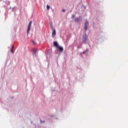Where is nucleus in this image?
Masks as SVG:
<instances>
[{"label": "nucleus", "instance_id": "nucleus-1", "mask_svg": "<svg viewBox=\"0 0 128 128\" xmlns=\"http://www.w3.org/2000/svg\"><path fill=\"white\" fill-rule=\"evenodd\" d=\"M32 22L30 21L29 24L28 25V30H27V35L28 36V34H30V28H32Z\"/></svg>", "mask_w": 128, "mask_h": 128}, {"label": "nucleus", "instance_id": "nucleus-2", "mask_svg": "<svg viewBox=\"0 0 128 128\" xmlns=\"http://www.w3.org/2000/svg\"><path fill=\"white\" fill-rule=\"evenodd\" d=\"M84 24H85L84 30H88V20H86Z\"/></svg>", "mask_w": 128, "mask_h": 128}, {"label": "nucleus", "instance_id": "nucleus-3", "mask_svg": "<svg viewBox=\"0 0 128 128\" xmlns=\"http://www.w3.org/2000/svg\"><path fill=\"white\" fill-rule=\"evenodd\" d=\"M56 30L54 29L52 32V38H54L56 36Z\"/></svg>", "mask_w": 128, "mask_h": 128}, {"label": "nucleus", "instance_id": "nucleus-4", "mask_svg": "<svg viewBox=\"0 0 128 128\" xmlns=\"http://www.w3.org/2000/svg\"><path fill=\"white\" fill-rule=\"evenodd\" d=\"M54 46H56V48H58L60 46H58V42H54Z\"/></svg>", "mask_w": 128, "mask_h": 128}, {"label": "nucleus", "instance_id": "nucleus-5", "mask_svg": "<svg viewBox=\"0 0 128 128\" xmlns=\"http://www.w3.org/2000/svg\"><path fill=\"white\" fill-rule=\"evenodd\" d=\"M60 52H64V48L62 46H58L57 48Z\"/></svg>", "mask_w": 128, "mask_h": 128}, {"label": "nucleus", "instance_id": "nucleus-6", "mask_svg": "<svg viewBox=\"0 0 128 128\" xmlns=\"http://www.w3.org/2000/svg\"><path fill=\"white\" fill-rule=\"evenodd\" d=\"M86 42V36H83V42Z\"/></svg>", "mask_w": 128, "mask_h": 128}, {"label": "nucleus", "instance_id": "nucleus-7", "mask_svg": "<svg viewBox=\"0 0 128 128\" xmlns=\"http://www.w3.org/2000/svg\"><path fill=\"white\" fill-rule=\"evenodd\" d=\"M80 20V18H76L75 19V22H78Z\"/></svg>", "mask_w": 128, "mask_h": 128}, {"label": "nucleus", "instance_id": "nucleus-8", "mask_svg": "<svg viewBox=\"0 0 128 128\" xmlns=\"http://www.w3.org/2000/svg\"><path fill=\"white\" fill-rule=\"evenodd\" d=\"M11 52L14 53V46H12Z\"/></svg>", "mask_w": 128, "mask_h": 128}, {"label": "nucleus", "instance_id": "nucleus-9", "mask_svg": "<svg viewBox=\"0 0 128 128\" xmlns=\"http://www.w3.org/2000/svg\"><path fill=\"white\" fill-rule=\"evenodd\" d=\"M32 44H34V45L36 44V42H34V40H32Z\"/></svg>", "mask_w": 128, "mask_h": 128}, {"label": "nucleus", "instance_id": "nucleus-10", "mask_svg": "<svg viewBox=\"0 0 128 128\" xmlns=\"http://www.w3.org/2000/svg\"><path fill=\"white\" fill-rule=\"evenodd\" d=\"M33 52L34 54H36V49H33Z\"/></svg>", "mask_w": 128, "mask_h": 128}, {"label": "nucleus", "instance_id": "nucleus-11", "mask_svg": "<svg viewBox=\"0 0 128 128\" xmlns=\"http://www.w3.org/2000/svg\"><path fill=\"white\" fill-rule=\"evenodd\" d=\"M46 8H47V10H50V6H48V5H47Z\"/></svg>", "mask_w": 128, "mask_h": 128}, {"label": "nucleus", "instance_id": "nucleus-12", "mask_svg": "<svg viewBox=\"0 0 128 128\" xmlns=\"http://www.w3.org/2000/svg\"><path fill=\"white\" fill-rule=\"evenodd\" d=\"M88 51L84 52H82L83 54H86V52H88Z\"/></svg>", "mask_w": 128, "mask_h": 128}, {"label": "nucleus", "instance_id": "nucleus-13", "mask_svg": "<svg viewBox=\"0 0 128 128\" xmlns=\"http://www.w3.org/2000/svg\"><path fill=\"white\" fill-rule=\"evenodd\" d=\"M62 12H66V10H62Z\"/></svg>", "mask_w": 128, "mask_h": 128}, {"label": "nucleus", "instance_id": "nucleus-14", "mask_svg": "<svg viewBox=\"0 0 128 128\" xmlns=\"http://www.w3.org/2000/svg\"><path fill=\"white\" fill-rule=\"evenodd\" d=\"M72 18H74V16H72Z\"/></svg>", "mask_w": 128, "mask_h": 128}]
</instances>
